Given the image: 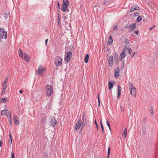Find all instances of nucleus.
Listing matches in <instances>:
<instances>
[{
  "label": "nucleus",
  "instance_id": "obj_32",
  "mask_svg": "<svg viewBox=\"0 0 158 158\" xmlns=\"http://www.w3.org/2000/svg\"><path fill=\"white\" fill-rule=\"evenodd\" d=\"M95 124L96 125V127L97 128L98 130L99 129V126L98 125V123H97L96 119H95Z\"/></svg>",
  "mask_w": 158,
  "mask_h": 158
},
{
  "label": "nucleus",
  "instance_id": "obj_27",
  "mask_svg": "<svg viewBox=\"0 0 158 158\" xmlns=\"http://www.w3.org/2000/svg\"><path fill=\"white\" fill-rule=\"evenodd\" d=\"M4 16L6 19L8 18L9 17V13H5L4 15Z\"/></svg>",
  "mask_w": 158,
  "mask_h": 158
},
{
  "label": "nucleus",
  "instance_id": "obj_19",
  "mask_svg": "<svg viewBox=\"0 0 158 158\" xmlns=\"http://www.w3.org/2000/svg\"><path fill=\"white\" fill-rule=\"evenodd\" d=\"M127 128H125L124 129L123 132V139H125L127 136Z\"/></svg>",
  "mask_w": 158,
  "mask_h": 158
},
{
  "label": "nucleus",
  "instance_id": "obj_25",
  "mask_svg": "<svg viewBox=\"0 0 158 158\" xmlns=\"http://www.w3.org/2000/svg\"><path fill=\"white\" fill-rule=\"evenodd\" d=\"M139 7L138 6L136 7H131L130 10V12H132L136 10H139Z\"/></svg>",
  "mask_w": 158,
  "mask_h": 158
},
{
  "label": "nucleus",
  "instance_id": "obj_14",
  "mask_svg": "<svg viewBox=\"0 0 158 158\" xmlns=\"http://www.w3.org/2000/svg\"><path fill=\"white\" fill-rule=\"evenodd\" d=\"M136 27L135 24H131L129 27V31L130 32L134 30Z\"/></svg>",
  "mask_w": 158,
  "mask_h": 158
},
{
  "label": "nucleus",
  "instance_id": "obj_18",
  "mask_svg": "<svg viewBox=\"0 0 158 158\" xmlns=\"http://www.w3.org/2000/svg\"><path fill=\"white\" fill-rule=\"evenodd\" d=\"M109 38L108 40V44L109 45H110L112 44L113 40L111 35L109 36Z\"/></svg>",
  "mask_w": 158,
  "mask_h": 158
},
{
  "label": "nucleus",
  "instance_id": "obj_9",
  "mask_svg": "<svg viewBox=\"0 0 158 158\" xmlns=\"http://www.w3.org/2000/svg\"><path fill=\"white\" fill-rule=\"evenodd\" d=\"M127 50H128V49L126 47H124L122 52L120 55L119 60L120 61L122 60L126 56V51Z\"/></svg>",
  "mask_w": 158,
  "mask_h": 158
},
{
  "label": "nucleus",
  "instance_id": "obj_1",
  "mask_svg": "<svg viewBox=\"0 0 158 158\" xmlns=\"http://www.w3.org/2000/svg\"><path fill=\"white\" fill-rule=\"evenodd\" d=\"M129 89L131 95L135 97L136 96V88L131 83H129Z\"/></svg>",
  "mask_w": 158,
  "mask_h": 158
},
{
  "label": "nucleus",
  "instance_id": "obj_12",
  "mask_svg": "<svg viewBox=\"0 0 158 158\" xmlns=\"http://www.w3.org/2000/svg\"><path fill=\"white\" fill-rule=\"evenodd\" d=\"M113 57L112 56H110L108 59V63L109 66L110 67H112L113 65Z\"/></svg>",
  "mask_w": 158,
  "mask_h": 158
},
{
  "label": "nucleus",
  "instance_id": "obj_23",
  "mask_svg": "<svg viewBox=\"0 0 158 158\" xmlns=\"http://www.w3.org/2000/svg\"><path fill=\"white\" fill-rule=\"evenodd\" d=\"M8 78H6L3 83V85L5 86V88L7 87V82L8 81Z\"/></svg>",
  "mask_w": 158,
  "mask_h": 158
},
{
  "label": "nucleus",
  "instance_id": "obj_2",
  "mask_svg": "<svg viewBox=\"0 0 158 158\" xmlns=\"http://www.w3.org/2000/svg\"><path fill=\"white\" fill-rule=\"evenodd\" d=\"M19 56L21 58H23L24 57L26 61L29 62V60L30 59V56L25 53L23 54L22 51L20 49H19Z\"/></svg>",
  "mask_w": 158,
  "mask_h": 158
},
{
  "label": "nucleus",
  "instance_id": "obj_22",
  "mask_svg": "<svg viewBox=\"0 0 158 158\" xmlns=\"http://www.w3.org/2000/svg\"><path fill=\"white\" fill-rule=\"evenodd\" d=\"M89 59V55L88 54H87L85 57L84 59V61L85 63H87L88 62V60Z\"/></svg>",
  "mask_w": 158,
  "mask_h": 158
},
{
  "label": "nucleus",
  "instance_id": "obj_11",
  "mask_svg": "<svg viewBox=\"0 0 158 158\" xmlns=\"http://www.w3.org/2000/svg\"><path fill=\"white\" fill-rule=\"evenodd\" d=\"M81 120L80 118H79L78 122L76 123V124L75 129L76 130H79L80 128L81 127V126H82V124H81Z\"/></svg>",
  "mask_w": 158,
  "mask_h": 158
},
{
  "label": "nucleus",
  "instance_id": "obj_16",
  "mask_svg": "<svg viewBox=\"0 0 158 158\" xmlns=\"http://www.w3.org/2000/svg\"><path fill=\"white\" fill-rule=\"evenodd\" d=\"M9 113V111L7 109H4L1 111V114L2 115H3L5 114H8Z\"/></svg>",
  "mask_w": 158,
  "mask_h": 158
},
{
  "label": "nucleus",
  "instance_id": "obj_44",
  "mask_svg": "<svg viewBox=\"0 0 158 158\" xmlns=\"http://www.w3.org/2000/svg\"><path fill=\"white\" fill-rule=\"evenodd\" d=\"M48 41V39H46L45 40V44L47 46V45Z\"/></svg>",
  "mask_w": 158,
  "mask_h": 158
},
{
  "label": "nucleus",
  "instance_id": "obj_4",
  "mask_svg": "<svg viewBox=\"0 0 158 158\" xmlns=\"http://www.w3.org/2000/svg\"><path fill=\"white\" fill-rule=\"evenodd\" d=\"M46 71V68L42 65H40L37 71V74L39 76H43Z\"/></svg>",
  "mask_w": 158,
  "mask_h": 158
},
{
  "label": "nucleus",
  "instance_id": "obj_6",
  "mask_svg": "<svg viewBox=\"0 0 158 158\" xmlns=\"http://www.w3.org/2000/svg\"><path fill=\"white\" fill-rule=\"evenodd\" d=\"M7 36V32L5 31L3 28H0V42L1 41V39H6Z\"/></svg>",
  "mask_w": 158,
  "mask_h": 158
},
{
  "label": "nucleus",
  "instance_id": "obj_39",
  "mask_svg": "<svg viewBox=\"0 0 158 158\" xmlns=\"http://www.w3.org/2000/svg\"><path fill=\"white\" fill-rule=\"evenodd\" d=\"M139 15V12H136L134 14V16H137Z\"/></svg>",
  "mask_w": 158,
  "mask_h": 158
},
{
  "label": "nucleus",
  "instance_id": "obj_10",
  "mask_svg": "<svg viewBox=\"0 0 158 158\" xmlns=\"http://www.w3.org/2000/svg\"><path fill=\"white\" fill-rule=\"evenodd\" d=\"M119 71L120 69L118 67H117L114 72V75L115 78H117L119 77Z\"/></svg>",
  "mask_w": 158,
  "mask_h": 158
},
{
  "label": "nucleus",
  "instance_id": "obj_7",
  "mask_svg": "<svg viewBox=\"0 0 158 158\" xmlns=\"http://www.w3.org/2000/svg\"><path fill=\"white\" fill-rule=\"evenodd\" d=\"M55 64L57 66L61 65L62 64V60L60 56L56 57L55 59Z\"/></svg>",
  "mask_w": 158,
  "mask_h": 158
},
{
  "label": "nucleus",
  "instance_id": "obj_33",
  "mask_svg": "<svg viewBox=\"0 0 158 158\" xmlns=\"http://www.w3.org/2000/svg\"><path fill=\"white\" fill-rule=\"evenodd\" d=\"M98 106H100V101L99 98V95L98 94Z\"/></svg>",
  "mask_w": 158,
  "mask_h": 158
},
{
  "label": "nucleus",
  "instance_id": "obj_48",
  "mask_svg": "<svg viewBox=\"0 0 158 158\" xmlns=\"http://www.w3.org/2000/svg\"><path fill=\"white\" fill-rule=\"evenodd\" d=\"M19 93L21 94L23 92V90H20L19 91Z\"/></svg>",
  "mask_w": 158,
  "mask_h": 158
},
{
  "label": "nucleus",
  "instance_id": "obj_3",
  "mask_svg": "<svg viewBox=\"0 0 158 158\" xmlns=\"http://www.w3.org/2000/svg\"><path fill=\"white\" fill-rule=\"evenodd\" d=\"M45 94L48 96H51L53 92L52 87L49 85H48L45 86Z\"/></svg>",
  "mask_w": 158,
  "mask_h": 158
},
{
  "label": "nucleus",
  "instance_id": "obj_40",
  "mask_svg": "<svg viewBox=\"0 0 158 158\" xmlns=\"http://www.w3.org/2000/svg\"><path fill=\"white\" fill-rule=\"evenodd\" d=\"M115 56L116 57V59L117 60H118V54H117L116 53H115Z\"/></svg>",
  "mask_w": 158,
  "mask_h": 158
},
{
  "label": "nucleus",
  "instance_id": "obj_35",
  "mask_svg": "<svg viewBox=\"0 0 158 158\" xmlns=\"http://www.w3.org/2000/svg\"><path fill=\"white\" fill-rule=\"evenodd\" d=\"M11 158H15V154L14 152H12L11 155Z\"/></svg>",
  "mask_w": 158,
  "mask_h": 158
},
{
  "label": "nucleus",
  "instance_id": "obj_31",
  "mask_svg": "<svg viewBox=\"0 0 158 158\" xmlns=\"http://www.w3.org/2000/svg\"><path fill=\"white\" fill-rule=\"evenodd\" d=\"M150 112L151 115H153V110L152 107H151L150 110Z\"/></svg>",
  "mask_w": 158,
  "mask_h": 158
},
{
  "label": "nucleus",
  "instance_id": "obj_52",
  "mask_svg": "<svg viewBox=\"0 0 158 158\" xmlns=\"http://www.w3.org/2000/svg\"><path fill=\"white\" fill-rule=\"evenodd\" d=\"M135 52H134L133 54V56H132V57H134V54H135Z\"/></svg>",
  "mask_w": 158,
  "mask_h": 158
},
{
  "label": "nucleus",
  "instance_id": "obj_13",
  "mask_svg": "<svg viewBox=\"0 0 158 158\" xmlns=\"http://www.w3.org/2000/svg\"><path fill=\"white\" fill-rule=\"evenodd\" d=\"M82 129L85 126L86 124V120L85 115L83 114V115L82 117Z\"/></svg>",
  "mask_w": 158,
  "mask_h": 158
},
{
  "label": "nucleus",
  "instance_id": "obj_17",
  "mask_svg": "<svg viewBox=\"0 0 158 158\" xmlns=\"http://www.w3.org/2000/svg\"><path fill=\"white\" fill-rule=\"evenodd\" d=\"M118 95L117 97L118 98H119L121 96V88L119 85L118 86Z\"/></svg>",
  "mask_w": 158,
  "mask_h": 158
},
{
  "label": "nucleus",
  "instance_id": "obj_20",
  "mask_svg": "<svg viewBox=\"0 0 158 158\" xmlns=\"http://www.w3.org/2000/svg\"><path fill=\"white\" fill-rule=\"evenodd\" d=\"M9 101L8 99L6 98H2L0 99V103L2 102H8Z\"/></svg>",
  "mask_w": 158,
  "mask_h": 158
},
{
  "label": "nucleus",
  "instance_id": "obj_42",
  "mask_svg": "<svg viewBox=\"0 0 158 158\" xmlns=\"http://www.w3.org/2000/svg\"><path fill=\"white\" fill-rule=\"evenodd\" d=\"M100 124H101V126H103V124H102V118H101L100 119Z\"/></svg>",
  "mask_w": 158,
  "mask_h": 158
},
{
  "label": "nucleus",
  "instance_id": "obj_26",
  "mask_svg": "<svg viewBox=\"0 0 158 158\" xmlns=\"http://www.w3.org/2000/svg\"><path fill=\"white\" fill-rule=\"evenodd\" d=\"M113 87V84L111 83L110 82H109V89L110 90L111 88Z\"/></svg>",
  "mask_w": 158,
  "mask_h": 158
},
{
  "label": "nucleus",
  "instance_id": "obj_5",
  "mask_svg": "<svg viewBox=\"0 0 158 158\" xmlns=\"http://www.w3.org/2000/svg\"><path fill=\"white\" fill-rule=\"evenodd\" d=\"M63 3L61 9L62 11L65 12L68 9V6L69 5V2L68 0H63Z\"/></svg>",
  "mask_w": 158,
  "mask_h": 158
},
{
  "label": "nucleus",
  "instance_id": "obj_49",
  "mask_svg": "<svg viewBox=\"0 0 158 158\" xmlns=\"http://www.w3.org/2000/svg\"><path fill=\"white\" fill-rule=\"evenodd\" d=\"M2 145V141H0V147Z\"/></svg>",
  "mask_w": 158,
  "mask_h": 158
},
{
  "label": "nucleus",
  "instance_id": "obj_53",
  "mask_svg": "<svg viewBox=\"0 0 158 158\" xmlns=\"http://www.w3.org/2000/svg\"><path fill=\"white\" fill-rule=\"evenodd\" d=\"M127 27L126 26L125 28H127Z\"/></svg>",
  "mask_w": 158,
  "mask_h": 158
},
{
  "label": "nucleus",
  "instance_id": "obj_29",
  "mask_svg": "<svg viewBox=\"0 0 158 158\" xmlns=\"http://www.w3.org/2000/svg\"><path fill=\"white\" fill-rule=\"evenodd\" d=\"M110 154V148L109 147L108 149L107 158H109V156Z\"/></svg>",
  "mask_w": 158,
  "mask_h": 158
},
{
  "label": "nucleus",
  "instance_id": "obj_28",
  "mask_svg": "<svg viewBox=\"0 0 158 158\" xmlns=\"http://www.w3.org/2000/svg\"><path fill=\"white\" fill-rule=\"evenodd\" d=\"M142 18L141 16H139L136 19V20L138 22H139L141 21V20H142Z\"/></svg>",
  "mask_w": 158,
  "mask_h": 158
},
{
  "label": "nucleus",
  "instance_id": "obj_50",
  "mask_svg": "<svg viewBox=\"0 0 158 158\" xmlns=\"http://www.w3.org/2000/svg\"><path fill=\"white\" fill-rule=\"evenodd\" d=\"M153 27H154V26H153V27H151V28H150V29H149V30H152V28Z\"/></svg>",
  "mask_w": 158,
  "mask_h": 158
},
{
  "label": "nucleus",
  "instance_id": "obj_21",
  "mask_svg": "<svg viewBox=\"0 0 158 158\" xmlns=\"http://www.w3.org/2000/svg\"><path fill=\"white\" fill-rule=\"evenodd\" d=\"M51 125L52 126V127H54L56 123V121L55 119H52L50 121Z\"/></svg>",
  "mask_w": 158,
  "mask_h": 158
},
{
  "label": "nucleus",
  "instance_id": "obj_45",
  "mask_svg": "<svg viewBox=\"0 0 158 158\" xmlns=\"http://www.w3.org/2000/svg\"><path fill=\"white\" fill-rule=\"evenodd\" d=\"M58 19H60V16L59 14L58 15Z\"/></svg>",
  "mask_w": 158,
  "mask_h": 158
},
{
  "label": "nucleus",
  "instance_id": "obj_30",
  "mask_svg": "<svg viewBox=\"0 0 158 158\" xmlns=\"http://www.w3.org/2000/svg\"><path fill=\"white\" fill-rule=\"evenodd\" d=\"M3 87L4 88H3L2 91V94H4L5 93V92H6L5 91H6V87L5 88V86H3Z\"/></svg>",
  "mask_w": 158,
  "mask_h": 158
},
{
  "label": "nucleus",
  "instance_id": "obj_24",
  "mask_svg": "<svg viewBox=\"0 0 158 158\" xmlns=\"http://www.w3.org/2000/svg\"><path fill=\"white\" fill-rule=\"evenodd\" d=\"M124 47L127 48V49H128V50H127L126 51V53H128L129 55H130L131 53V50L130 48H127V46H125Z\"/></svg>",
  "mask_w": 158,
  "mask_h": 158
},
{
  "label": "nucleus",
  "instance_id": "obj_51",
  "mask_svg": "<svg viewBox=\"0 0 158 158\" xmlns=\"http://www.w3.org/2000/svg\"><path fill=\"white\" fill-rule=\"evenodd\" d=\"M94 8H95L96 10H98V8H97V7L95 6L94 7Z\"/></svg>",
  "mask_w": 158,
  "mask_h": 158
},
{
  "label": "nucleus",
  "instance_id": "obj_34",
  "mask_svg": "<svg viewBox=\"0 0 158 158\" xmlns=\"http://www.w3.org/2000/svg\"><path fill=\"white\" fill-rule=\"evenodd\" d=\"M106 123H107V125L108 126V127H109V129L110 130V124H109V122L108 121H106Z\"/></svg>",
  "mask_w": 158,
  "mask_h": 158
},
{
  "label": "nucleus",
  "instance_id": "obj_43",
  "mask_svg": "<svg viewBox=\"0 0 158 158\" xmlns=\"http://www.w3.org/2000/svg\"><path fill=\"white\" fill-rule=\"evenodd\" d=\"M101 128L103 132H104V127L103 126H101Z\"/></svg>",
  "mask_w": 158,
  "mask_h": 158
},
{
  "label": "nucleus",
  "instance_id": "obj_37",
  "mask_svg": "<svg viewBox=\"0 0 158 158\" xmlns=\"http://www.w3.org/2000/svg\"><path fill=\"white\" fill-rule=\"evenodd\" d=\"M10 123L11 125V124L12 123L11 119V115L10 113Z\"/></svg>",
  "mask_w": 158,
  "mask_h": 158
},
{
  "label": "nucleus",
  "instance_id": "obj_8",
  "mask_svg": "<svg viewBox=\"0 0 158 158\" xmlns=\"http://www.w3.org/2000/svg\"><path fill=\"white\" fill-rule=\"evenodd\" d=\"M72 57V52H67L66 54V56L64 57V59L65 62L66 63L69 62L70 59V58Z\"/></svg>",
  "mask_w": 158,
  "mask_h": 158
},
{
  "label": "nucleus",
  "instance_id": "obj_15",
  "mask_svg": "<svg viewBox=\"0 0 158 158\" xmlns=\"http://www.w3.org/2000/svg\"><path fill=\"white\" fill-rule=\"evenodd\" d=\"M19 118L17 116H15L14 118V123L16 125H19Z\"/></svg>",
  "mask_w": 158,
  "mask_h": 158
},
{
  "label": "nucleus",
  "instance_id": "obj_36",
  "mask_svg": "<svg viewBox=\"0 0 158 158\" xmlns=\"http://www.w3.org/2000/svg\"><path fill=\"white\" fill-rule=\"evenodd\" d=\"M118 29V26L117 25H116L114 27L113 30L114 31H115Z\"/></svg>",
  "mask_w": 158,
  "mask_h": 158
},
{
  "label": "nucleus",
  "instance_id": "obj_46",
  "mask_svg": "<svg viewBox=\"0 0 158 158\" xmlns=\"http://www.w3.org/2000/svg\"><path fill=\"white\" fill-rule=\"evenodd\" d=\"M57 4H58V8H60V3H59V2H57Z\"/></svg>",
  "mask_w": 158,
  "mask_h": 158
},
{
  "label": "nucleus",
  "instance_id": "obj_41",
  "mask_svg": "<svg viewBox=\"0 0 158 158\" xmlns=\"http://www.w3.org/2000/svg\"><path fill=\"white\" fill-rule=\"evenodd\" d=\"M134 33L136 35H138V31H135L134 32Z\"/></svg>",
  "mask_w": 158,
  "mask_h": 158
},
{
  "label": "nucleus",
  "instance_id": "obj_47",
  "mask_svg": "<svg viewBox=\"0 0 158 158\" xmlns=\"http://www.w3.org/2000/svg\"><path fill=\"white\" fill-rule=\"evenodd\" d=\"M58 23L59 24L60 21V19H58Z\"/></svg>",
  "mask_w": 158,
  "mask_h": 158
},
{
  "label": "nucleus",
  "instance_id": "obj_38",
  "mask_svg": "<svg viewBox=\"0 0 158 158\" xmlns=\"http://www.w3.org/2000/svg\"><path fill=\"white\" fill-rule=\"evenodd\" d=\"M9 135H10V143H12V139L11 134H10Z\"/></svg>",
  "mask_w": 158,
  "mask_h": 158
}]
</instances>
